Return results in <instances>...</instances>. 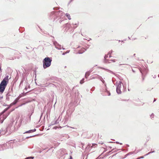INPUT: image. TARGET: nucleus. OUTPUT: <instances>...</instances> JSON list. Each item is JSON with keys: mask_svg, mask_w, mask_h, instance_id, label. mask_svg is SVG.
<instances>
[{"mask_svg": "<svg viewBox=\"0 0 159 159\" xmlns=\"http://www.w3.org/2000/svg\"><path fill=\"white\" fill-rule=\"evenodd\" d=\"M8 82V76L7 75L3 79L0 84V92L2 93Z\"/></svg>", "mask_w": 159, "mask_h": 159, "instance_id": "1", "label": "nucleus"}, {"mask_svg": "<svg viewBox=\"0 0 159 159\" xmlns=\"http://www.w3.org/2000/svg\"><path fill=\"white\" fill-rule=\"evenodd\" d=\"M52 61V58L48 57L44 58L43 61V68L46 69L49 67L51 65Z\"/></svg>", "mask_w": 159, "mask_h": 159, "instance_id": "2", "label": "nucleus"}, {"mask_svg": "<svg viewBox=\"0 0 159 159\" xmlns=\"http://www.w3.org/2000/svg\"><path fill=\"white\" fill-rule=\"evenodd\" d=\"M12 132L11 128L8 127L7 128L5 127H2L0 129V136L2 135L6 134L8 135L11 134Z\"/></svg>", "mask_w": 159, "mask_h": 159, "instance_id": "3", "label": "nucleus"}, {"mask_svg": "<svg viewBox=\"0 0 159 159\" xmlns=\"http://www.w3.org/2000/svg\"><path fill=\"white\" fill-rule=\"evenodd\" d=\"M116 91L117 93L118 94H121V91L120 88L122 86V82L121 81L119 82H117L116 83Z\"/></svg>", "mask_w": 159, "mask_h": 159, "instance_id": "4", "label": "nucleus"}, {"mask_svg": "<svg viewBox=\"0 0 159 159\" xmlns=\"http://www.w3.org/2000/svg\"><path fill=\"white\" fill-rule=\"evenodd\" d=\"M57 17L58 16L56 11H53L50 13L49 18L52 20L54 21Z\"/></svg>", "mask_w": 159, "mask_h": 159, "instance_id": "5", "label": "nucleus"}, {"mask_svg": "<svg viewBox=\"0 0 159 159\" xmlns=\"http://www.w3.org/2000/svg\"><path fill=\"white\" fill-rule=\"evenodd\" d=\"M11 92H12V89H11V91H9L6 95V100L7 101H9L10 99L12 97V96H11Z\"/></svg>", "mask_w": 159, "mask_h": 159, "instance_id": "6", "label": "nucleus"}, {"mask_svg": "<svg viewBox=\"0 0 159 159\" xmlns=\"http://www.w3.org/2000/svg\"><path fill=\"white\" fill-rule=\"evenodd\" d=\"M53 43L55 46V48L61 50V45L58 44L56 41H53Z\"/></svg>", "mask_w": 159, "mask_h": 159, "instance_id": "7", "label": "nucleus"}, {"mask_svg": "<svg viewBox=\"0 0 159 159\" xmlns=\"http://www.w3.org/2000/svg\"><path fill=\"white\" fill-rule=\"evenodd\" d=\"M56 13H57V15L58 17H60L61 18H62V17L64 14L63 12L60 10L57 11H56Z\"/></svg>", "mask_w": 159, "mask_h": 159, "instance_id": "8", "label": "nucleus"}, {"mask_svg": "<svg viewBox=\"0 0 159 159\" xmlns=\"http://www.w3.org/2000/svg\"><path fill=\"white\" fill-rule=\"evenodd\" d=\"M139 70L140 72L142 73V75L144 74L146 72V70L145 69V68L144 67L142 69H140Z\"/></svg>", "mask_w": 159, "mask_h": 159, "instance_id": "9", "label": "nucleus"}, {"mask_svg": "<svg viewBox=\"0 0 159 159\" xmlns=\"http://www.w3.org/2000/svg\"><path fill=\"white\" fill-rule=\"evenodd\" d=\"M102 78V77L101 76H100L97 75H94V76H93L92 77V78H91V79H100Z\"/></svg>", "mask_w": 159, "mask_h": 159, "instance_id": "10", "label": "nucleus"}, {"mask_svg": "<svg viewBox=\"0 0 159 159\" xmlns=\"http://www.w3.org/2000/svg\"><path fill=\"white\" fill-rule=\"evenodd\" d=\"M19 100V98H17L14 101L11 103V105H14L16 104L17 102H18V101Z\"/></svg>", "mask_w": 159, "mask_h": 159, "instance_id": "11", "label": "nucleus"}, {"mask_svg": "<svg viewBox=\"0 0 159 159\" xmlns=\"http://www.w3.org/2000/svg\"><path fill=\"white\" fill-rule=\"evenodd\" d=\"M36 129H31V130H30L29 131H27L25 132V133H31V132H35L36 131Z\"/></svg>", "mask_w": 159, "mask_h": 159, "instance_id": "12", "label": "nucleus"}, {"mask_svg": "<svg viewBox=\"0 0 159 159\" xmlns=\"http://www.w3.org/2000/svg\"><path fill=\"white\" fill-rule=\"evenodd\" d=\"M9 108V107H8L6 108H5L4 109V110L1 113H0V116L2 115L3 114L4 112H5L6 111H7V110Z\"/></svg>", "mask_w": 159, "mask_h": 159, "instance_id": "13", "label": "nucleus"}, {"mask_svg": "<svg viewBox=\"0 0 159 159\" xmlns=\"http://www.w3.org/2000/svg\"><path fill=\"white\" fill-rule=\"evenodd\" d=\"M85 50H86V49L84 48H83L82 49V50H80V51H79L78 53L79 54H82V53H83L84 52Z\"/></svg>", "mask_w": 159, "mask_h": 159, "instance_id": "14", "label": "nucleus"}, {"mask_svg": "<svg viewBox=\"0 0 159 159\" xmlns=\"http://www.w3.org/2000/svg\"><path fill=\"white\" fill-rule=\"evenodd\" d=\"M65 26L66 27L70 28L71 26V25L70 23H67L66 24Z\"/></svg>", "mask_w": 159, "mask_h": 159, "instance_id": "15", "label": "nucleus"}, {"mask_svg": "<svg viewBox=\"0 0 159 159\" xmlns=\"http://www.w3.org/2000/svg\"><path fill=\"white\" fill-rule=\"evenodd\" d=\"M66 16L67 17L68 19L69 20H70L71 19V18L70 16V15L68 13H66Z\"/></svg>", "mask_w": 159, "mask_h": 159, "instance_id": "16", "label": "nucleus"}, {"mask_svg": "<svg viewBox=\"0 0 159 159\" xmlns=\"http://www.w3.org/2000/svg\"><path fill=\"white\" fill-rule=\"evenodd\" d=\"M90 72L89 71H88L86 73L85 77L86 78H87V76L88 77L90 75Z\"/></svg>", "mask_w": 159, "mask_h": 159, "instance_id": "17", "label": "nucleus"}, {"mask_svg": "<svg viewBox=\"0 0 159 159\" xmlns=\"http://www.w3.org/2000/svg\"><path fill=\"white\" fill-rule=\"evenodd\" d=\"M105 92L106 93H107V95L108 96H110L111 95V93L110 92L108 91L107 89H105Z\"/></svg>", "mask_w": 159, "mask_h": 159, "instance_id": "18", "label": "nucleus"}, {"mask_svg": "<svg viewBox=\"0 0 159 159\" xmlns=\"http://www.w3.org/2000/svg\"><path fill=\"white\" fill-rule=\"evenodd\" d=\"M112 50H111L110 52H109V53L108 54V55H109V57L110 58L111 57V54L112 53Z\"/></svg>", "mask_w": 159, "mask_h": 159, "instance_id": "19", "label": "nucleus"}, {"mask_svg": "<svg viewBox=\"0 0 159 159\" xmlns=\"http://www.w3.org/2000/svg\"><path fill=\"white\" fill-rule=\"evenodd\" d=\"M155 152V151H151V152H149L147 154H146L145 155V156H147V155H148L151 153H153V152Z\"/></svg>", "mask_w": 159, "mask_h": 159, "instance_id": "20", "label": "nucleus"}, {"mask_svg": "<svg viewBox=\"0 0 159 159\" xmlns=\"http://www.w3.org/2000/svg\"><path fill=\"white\" fill-rule=\"evenodd\" d=\"M97 146V144H95V143H94V144H92V146H91V148L93 147L94 146V147H96V146Z\"/></svg>", "mask_w": 159, "mask_h": 159, "instance_id": "21", "label": "nucleus"}, {"mask_svg": "<svg viewBox=\"0 0 159 159\" xmlns=\"http://www.w3.org/2000/svg\"><path fill=\"white\" fill-rule=\"evenodd\" d=\"M55 124H56L55 122V121H53L52 122H51V125H53Z\"/></svg>", "mask_w": 159, "mask_h": 159, "instance_id": "22", "label": "nucleus"}, {"mask_svg": "<svg viewBox=\"0 0 159 159\" xmlns=\"http://www.w3.org/2000/svg\"><path fill=\"white\" fill-rule=\"evenodd\" d=\"M70 52V51H67L66 52H64L62 54V55H65L67 53H68L69 52Z\"/></svg>", "mask_w": 159, "mask_h": 159, "instance_id": "23", "label": "nucleus"}, {"mask_svg": "<svg viewBox=\"0 0 159 159\" xmlns=\"http://www.w3.org/2000/svg\"><path fill=\"white\" fill-rule=\"evenodd\" d=\"M84 79H83L81 80H80V83L81 84H82L84 83Z\"/></svg>", "mask_w": 159, "mask_h": 159, "instance_id": "24", "label": "nucleus"}, {"mask_svg": "<svg viewBox=\"0 0 159 159\" xmlns=\"http://www.w3.org/2000/svg\"><path fill=\"white\" fill-rule=\"evenodd\" d=\"M99 79L102 82V83L103 84H104V83H105L104 80H103L102 78Z\"/></svg>", "mask_w": 159, "mask_h": 159, "instance_id": "25", "label": "nucleus"}, {"mask_svg": "<svg viewBox=\"0 0 159 159\" xmlns=\"http://www.w3.org/2000/svg\"><path fill=\"white\" fill-rule=\"evenodd\" d=\"M73 24L75 25H76L74 27V28H75L78 26L79 24H78V23H75V24Z\"/></svg>", "mask_w": 159, "mask_h": 159, "instance_id": "26", "label": "nucleus"}, {"mask_svg": "<svg viewBox=\"0 0 159 159\" xmlns=\"http://www.w3.org/2000/svg\"><path fill=\"white\" fill-rule=\"evenodd\" d=\"M154 114L153 113H152L151 114V115H150V117L151 119H152L154 117Z\"/></svg>", "mask_w": 159, "mask_h": 159, "instance_id": "27", "label": "nucleus"}, {"mask_svg": "<svg viewBox=\"0 0 159 159\" xmlns=\"http://www.w3.org/2000/svg\"><path fill=\"white\" fill-rule=\"evenodd\" d=\"M108 56H109V55H108V54H107V55H106L105 56V57H104V58H105V60L106 59V58H107V57H108Z\"/></svg>", "mask_w": 159, "mask_h": 159, "instance_id": "28", "label": "nucleus"}, {"mask_svg": "<svg viewBox=\"0 0 159 159\" xmlns=\"http://www.w3.org/2000/svg\"><path fill=\"white\" fill-rule=\"evenodd\" d=\"M55 122L56 124H57L58 123H59V121H58V120L57 119V120H55Z\"/></svg>", "mask_w": 159, "mask_h": 159, "instance_id": "29", "label": "nucleus"}, {"mask_svg": "<svg viewBox=\"0 0 159 159\" xmlns=\"http://www.w3.org/2000/svg\"><path fill=\"white\" fill-rule=\"evenodd\" d=\"M116 143H118V144H120V145H122V143H119L118 142H116Z\"/></svg>", "mask_w": 159, "mask_h": 159, "instance_id": "30", "label": "nucleus"}, {"mask_svg": "<svg viewBox=\"0 0 159 159\" xmlns=\"http://www.w3.org/2000/svg\"><path fill=\"white\" fill-rule=\"evenodd\" d=\"M104 84V86L105 87V89H107V86H106V84L105 83Z\"/></svg>", "mask_w": 159, "mask_h": 159, "instance_id": "31", "label": "nucleus"}, {"mask_svg": "<svg viewBox=\"0 0 159 159\" xmlns=\"http://www.w3.org/2000/svg\"><path fill=\"white\" fill-rule=\"evenodd\" d=\"M43 115V113H42L41 115V116H40V120L41 119V117H42V116Z\"/></svg>", "mask_w": 159, "mask_h": 159, "instance_id": "32", "label": "nucleus"}, {"mask_svg": "<svg viewBox=\"0 0 159 159\" xmlns=\"http://www.w3.org/2000/svg\"><path fill=\"white\" fill-rule=\"evenodd\" d=\"M133 154V152H130L128 153V155L132 154Z\"/></svg>", "mask_w": 159, "mask_h": 159, "instance_id": "33", "label": "nucleus"}, {"mask_svg": "<svg viewBox=\"0 0 159 159\" xmlns=\"http://www.w3.org/2000/svg\"><path fill=\"white\" fill-rule=\"evenodd\" d=\"M74 0H70V1L69 2L68 4H70L71 2H72V1H73Z\"/></svg>", "mask_w": 159, "mask_h": 159, "instance_id": "34", "label": "nucleus"}, {"mask_svg": "<svg viewBox=\"0 0 159 159\" xmlns=\"http://www.w3.org/2000/svg\"><path fill=\"white\" fill-rule=\"evenodd\" d=\"M108 70L111 73H113V72L112 71H110V70Z\"/></svg>", "mask_w": 159, "mask_h": 159, "instance_id": "35", "label": "nucleus"}, {"mask_svg": "<svg viewBox=\"0 0 159 159\" xmlns=\"http://www.w3.org/2000/svg\"><path fill=\"white\" fill-rule=\"evenodd\" d=\"M69 159H72V157L71 156H70V158Z\"/></svg>", "mask_w": 159, "mask_h": 159, "instance_id": "36", "label": "nucleus"}, {"mask_svg": "<svg viewBox=\"0 0 159 159\" xmlns=\"http://www.w3.org/2000/svg\"><path fill=\"white\" fill-rule=\"evenodd\" d=\"M112 61H113V62H115L116 61L115 60H112Z\"/></svg>", "mask_w": 159, "mask_h": 159, "instance_id": "37", "label": "nucleus"}, {"mask_svg": "<svg viewBox=\"0 0 159 159\" xmlns=\"http://www.w3.org/2000/svg\"><path fill=\"white\" fill-rule=\"evenodd\" d=\"M32 113H31V114L30 115V117H31V115H32Z\"/></svg>", "mask_w": 159, "mask_h": 159, "instance_id": "38", "label": "nucleus"}, {"mask_svg": "<svg viewBox=\"0 0 159 159\" xmlns=\"http://www.w3.org/2000/svg\"><path fill=\"white\" fill-rule=\"evenodd\" d=\"M27 89L26 87H25V90H27Z\"/></svg>", "mask_w": 159, "mask_h": 159, "instance_id": "39", "label": "nucleus"}, {"mask_svg": "<svg viewBox=\"0 0 159 159\" xmlns=\"http://www.w3.org/2000/svg\"><path fill=\"white\" fill-rule=\"evenodd\" d=\"M143 158V157H140V158Z\"/></svg>", "mask_w": 159, "mask_h": 159, "instance_id": "40", "label": "nucleus"}, {"mask_svg": "<svg viewBox=\"0 0 159 159\" xmlns=\"http://www.w3.org/2000/svg\"><path fill=\"white\" fill-rule=\"evenodd\" d=\"M135 55H136V54H134V56L135 57Z\"/></svg>", "mask_w": 159, "mask_h": 159, "instance_id": "41", "label": "nucleus"}, {"mask_svg": "<svg viewBox=\"0 0 159 159\" xmlns=\"http://www.w3.org/2000/svg\"><path fill=\"white\" fill-rule=\"evenodd\" d=\"M101 68V69H104V68H102V67H101V68Z\"/></svg>", "mask_w": 159, "mask_h": 159, "instance_id": "42", "label": "nucleus"}, {"mask_svg": "<svg viewBox=\"0 0 159 159\" xmlns=\"http://www.w3.org/2000/svg\"><path fill=\"white\" fill-rule=\"evenodd\" d=\"M132 71L134 72H135L133 70H132Z\"/></svg>", "mask_w": 159, "mask_h": 159, "instance_id": "43", "label": "nucleus"}, {"mask_svg": "<svg viewBox=\"0 0 159 159\" xmlns=\"http://www.w3.org/2000/svg\"><path fill=\"white\" fill-rule=\"evenodd\" d=\"M156 101V99H154V102Z\"/></svg>", "mask_w": 159, "mask_h": 159, "instance_id": "44", "label": "nucleus"}, {"mask_svg": "<svg viewBox=\"0 0 159 159\" xmlns=\"http://www.w3.org/2000/svg\"><path fill=\"white\" fill-rule=\"evenodd\" d=\"M62 49H63V50H64V49H65V48H62Z\"/></svg>", "mask_w": 159, "mask_h": 159, "instance_id": "45", "label": "nucleus"}, {"mask_svg": "<svg viewBox=\"0 0 159 159\" xmlns=\"http://www.w3.org/2000/svg\"><path fill=\"white\" fill-rule=\"evenodd\" d=\"M59 21H60V23H61V20H60Z\"/></svg>", "mask_w": 159, "mask_h": 159, "instance_id": "46", "label": "nucleus"}, {"mask_svg": "<svg viewBox=\"0 0 159 159\" xmlns=\"http://www.w3.org/2000/svg\"><path fill=\"white\" fill-rule=\"evenodd\" d=\"M128 38H129V39H130V38H129V37H128Z\"/></svg>", "mask_w": 159, "mask_h": 159, "instance_id": "47", "label": "nucleus"}, {"mask_svg": "<svg viewBox=\"0 0 159 159\" xmlns=\"http://www.w3.org/2000/svg\"><path fill=\"white\" fill-rule=\"evenodd\" d=\"M35 135H33V136H32V137H34V136Z\"/></svg>", "mask_w": 159, "mask_h": 159, "instance_id": "48", "label": "nucleus"}, {"mask_svg": "<svg viewBox=\"0 0 159 159\" xmlns=\"http://www.w3.org/2000/svg\"><path fill=\"white\" fill-rule=\"evenodd\" d=\"M114 150V149H112V151Z\"/></svg>", "mask_w": 159, "mask_h": 159, "instance_id": "49", "label": "nucleus"}]
</instances>
